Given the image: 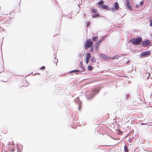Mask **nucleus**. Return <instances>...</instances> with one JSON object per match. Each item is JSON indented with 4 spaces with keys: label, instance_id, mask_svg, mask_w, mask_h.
<instances>
[{
    "label": "nucleus",
    "instance_id": "39448f33",
    "mask_svg": "<svg viewBox=\"0 0 152 152\" xmlns=\"http://www.w3.org/2000/svg\"><path fill=\"white\" fill-rule=\"evenodd\" d=\"M151 42L148 39L142 42V45L143 46L145 47L151 44Z\"/></svg>",
    "mask_w": 152,
    "mask_h": 152
},
{
    "label": "nucleus",
    "instance_id": "c9c22d12",
    "mask_svg": "<svg viewBox=\"0 0 152 152\" xmlns=\"http://www.w3.org/2000/svg\"><path fill=\"white\" fill-rule=\"evenodd\" d=\"M80 105H79V110H80Z\"/></svg>",
    "mask_w": 152,
    "mask_h": 152
},
{
    "label": "nucleus",
    "instance_id": "f704fd0d",
    "mask_svg": "<svg viewBox=\"0 0 152 152\" xmlns=\"http://www.w3.org/2000/svg\"><path fill=\"white\" fill-rule=\"evenodd\" d=\"M112 10H113V11H114V8H112Z\"/></svg>",
    "mask_w": 152,
    "mask_h": 152
},
{
    "label": "nucleus",
    "instance_id": "412c9836",
    "mask_svg": "<svg viewBox=\"0 0 152 152\" xmlns=\"http://www.w3.org/2000/svg\"><path fill=\"white\" fill-rule=\"evenodd\" d=\"M78 72V71L77 69L74 70L72 71V72Z\"/></svg>",
    "mask_w": 152,
    "mask_h": 152
},
{
    "label": "nucleus",
    "instance_id": "0eeeda50",
    "mask_svg": "<svg viewBox=\"0 0 152 152\" xmlns=\"http://www.w3.org/2000/svg\"><path fill=\"white\" fill-rule=\"evenodd\" d=\"M100 57L104 59H110L111 58L110 57L108 56L105 55L103 54L100 55Z\"/></svg>",
    "mask_w": 152,
    "mask_h": 152
},
{
    "label": "nucleus",
    "instance_id": "473e14b6",
    "mask_svg": "<svg viewBox=\"0 0 152 152\" xmlns=\"http://www.w3.org/2000/svg\"><path fill=\"white\" fill-rule=\"evenodd\" d=\"M128 96H129V95L128 94H126L125 95V96H126V97L127 98L128 97Z\"/></svg>",
    "mask_w": 152,
    "mask_h": 152
},
{
    "label": "nucleus",
    "instance_id": "ea45409f",
    "mask_svg": "<svg viewBox=\"0 0 152 152\" xmlns=\"http://www.w3.org/2000/svg\"><path fill=\"white\" fill-rule=\"evenodd\" d=\"M151 36L152 37V35H151Z\"/></svg>",
    "mask_w": 152,
    "mask_h": 152
},
{
    "label": "nucleus",
    "instance_id": "a211bd4d",
    "mask_svg": "<svg viewBox=\"0 0 152 152\" xmlns=\"http://www.w3.org/2000/svg\"><path fill=\"white\" fill-rule=\"evenodd\" d=\"M99 14L97 13L96 14L92 15V16L93 18H94L96 17L97 16H99Z\"/></svg>",
    "mask_w": 152,
    "mask_h": 152
},
{
    "label": "nucleus",
    "instance_id": "e433bc0d",
    "mask_svg": "<svg viewBox=\"0 0 152 152\" xmlns=\"http://www.w3.org/2000/svg\"><path fill=\"white\" fill-rule=\"evenodd\" d=\"M129 62V61H127V64H128V63Z\"/></svg>",
    "mask_w": 152,
    "mask_h": 152
},
{
    "label": "nucleus",
    "instance_id": "9b49d317",
    "mask_svg": "<svg viewBox=\"0 0 152 152\" xmlns=\"http://www.w3.org/2000/svg\"><path fill=\"white\" fill-rule=\"evenodd\" d=\"M95 50H96V51H98L99 49V45L98 44H97L96 43L95 44Z\"/></svg>",
    "mask_w": 152,
    "mask_h": 152
},
{
    "label": "nucleus",
    "instance_id": "6ab92c4d",
    "mask_svg": "<svg viewBox=\"0 0 152 152\" xmlns=\"http://www.w3.org/2000/svg\"><path fill=\"white\" fill-rule=\"evenodd\" d=\"M102 40H100L98 42H96V43L97 44H98L99 45H100V43L102 42Z\"/></svg>",
    "mask_w": 152,
    "mask_h": 152
},
{
    "label": "nucleus",
    "instance_id": "ddd939ff",
    "mask_svg": "<svg viewBox=\"0 0 152 152\" xmlns=\"http://www.w3.org/2000/svg\"><path fill=\"white\" fill-rule=\"evenodd\" d=\"M124 150L126 152H128L129 150L128 149V148L126 145H125L124 146Z\"/></svg>",
    "mask_w": 152,
    "mask_h": 152
},
{
    "label": "nucleus",
    "instance_id": "7c9ffc66",
    "mask_svg": "<svg viewBox=\"0 0 152 152\" xmlns=\"http://www.w3.org/2000/svg\"><path fill=\"white\" fill-rule=\"evenodd\" d=\"M83 55H81V54H78V56H79V57H82V56H83Z\"/></svg>",
    "mask_w": 152,
    "mask_h": 152
},
{
    "label": "nucleus",
    "instance_id": "5701e85b",
    "mask_svg": "<svg viewBox=\"0 0 152 152\" xmlns=\"http://www.w3.org/2000/svg\"><path fill=\"white\" fill-rule=\"evenodd\" d=\"M143 3V1H140V3H139V5H142V4Z\"/></svg>",
    "mask_w": 152,
    "mask_h": 152
},
{
    "label": "nucleus",
    "instance_id": "2eb2a0df",
    "mask_svg": "<svg viewBox=\"0 0 152 152\" xmlns=\"http://www.w3.org/2000/svg\"><path fill=\"white\" fill-rule=\"evenodd\" d=\"M98 39V37H95L93 38L92 40L94 41H96Z\"/></svg>",
    "mask_w": 152,
    "mask_h": 152
},
{
    "label": "nucleus",
    "instance_id": "7ed1b4c3",
    "mask_svg": "<svg viewBox=\"0 0 152 152\" xmlns=\"http://www.w3.org/2000/svg\"><path fill=\"white\" fill-rule=\"evenodd\" d=\"M93 44V42L91 41L90 39H89L86 43L85 48L86 49H87L89 47L92 46Z\"/></svg>",
    "mask_w": 152,
    "mask_h": 152
},
{
    "label": "nucleus",
    "instance_id": "4468645a",
    "mask_svg": "<svg viewBox=\"0 0 152 152\" xmlns=\"http://www.w3.org/2000/svg\"><path fill=\"white\" fill-rule=\"evenodd\" d=\"M91 60L93 62H95L96 61V59H95V57L94 56H92Z\"/></svg>",
    "mask_w": 152,
    "mask_h": 152
},
{
    "label": "nucleus",
    "instance_id": "393cba45",
    "mask_svg": "<svg viewBox=\"0 0 152 152\" xmlns=\"http://www.w3.org/2000/svg\"><path fill=\"white\" fill-rule=\"evenodd\" d=\"M90 22H88L87 23V24H86V26H89L90 25Z\"/></svg>",
    "mask_w": 152,
    "mask_h": 152
},
{
    "label": "nucleus",
    "instance_id": "c756f323",
    "mask_svg": "<svg viewBox=\"0 0 152 152\" xmlns=\"http://www.w3.org/2000/svg\"><path fill=\"white\" fill-rule=\"evenodd\" d=\"M105 37L104 36V37H103L102 38L101 40H102V41L103 40H104V39H105Z\"/></svg>",
    "mask_w": 152,
    "mask_h": 152
},
{
    "label": "nucleus",
    "instance_id": "58836bf2",
    "mask_svg": "<svg viewBox=\"0 0 152 152\" xmlns=\"http://www.w3.org/2000/svg\"><path fill=\"white\" fill-rule=\"evenodd\" d=\"M142 1H144V0H142Z\"/></svg>",
    "mask_w": 152,
    "mask_h": 152
},
{
    "label": "nucleus",
    "instance_id": "a878e982",
    "mask_svg": "<svg viewBox=\"0 0 152 152\" xmlns=\"http://www.w3.org/2000/svg\"><path fill=\"white\" fill-rule=\"evenodd\" d=\"M45 69V66H42L40 68V69Z\"/></svg>",
    "mask_w": 152,
    "mask_h": 152
},
{
    "label": "nucleus",
    "instance_id": "bb28decb",
    "mask_svg": "<svg viewBox=\"0 0 152 152\" xmlns=\"http://www.w3.org/2000/svg\"><path fill=\"white\" fill-rule=\"evenodd\" d=\"M89 60L88 59H86V63L87 64L88 63Z\"/></svg>",
    "mask_w": 152,
    "mask_h": 152
},
{
    "label": "nucleus",
    "instance_id": "423d86ee",
    "mask_svg": "<svg viewBox=\"0 0 152 152\" xmlns=\"http://www.w3.org/2000/svg\"><path fill=\"white\" fill-rule=\"evenodd\" d=\"M99 8L102 9H105L107 10H109L110 9L109 7H108L107 5L105 4L100 5Z\"/></svg>",
    "mask_w": 152,
    "mask_h": 152
},
{
    "label": "nucleus",
    "instance_id": "20e7f679",
    "mask_svg": "<svg viewBox=\"0 0 152 152\" xmlns=\"http://www.w3.org/2000/svg\"><path fill=\"white\" fill-rule=\"evenodd\" d=\"M150 51H147L142 53L140 55V56L142 57H145L148 55H150Z\"/></svg>",
    "mask_w": 152,
    "mask_h": 152
},
{
    "label": "nucleus",
    "instance_id": "4be33fe9",
    "mask_svg": "<svg viewBox=\"0 0 152 152\" xmlns=\"http://www.w3.org/2000/svg\"><path fill=\"white\" fill-rule=\"evenodd\" d=\"M53 62L54 63H56L57 64V63L58 62V60L56 59L55 58H54V60L53 61Z\"/></svg>",
    "mask_w": 152,
    "mask_h": 152
},
{
    "label": "nucleus",
    "instance_id": "cd10ccee",
    "mask_svg": "<svg viewBox=\"0 0 152 152\" xmlns=\"http://www.w3.org/2000/svg\"><path fill=\"white\" fill-rule=\"evenodd\" d=\"M18 148V152H21V151L19 149L18 147V146H17Z\"/></svg>",
    "mask_w": 152,
    "mask_h": 152
},
{
    "label": "nucleus",
    "instance_id": "4c0bfd02",
    "mask_svg": "<svg viewBox=\"0 0 152 152\" xmlns=\"http://www.w3.org/2000/svg\"><path fill=\"white\" fill-rule=\"evenodd\" d=\"M142 124V125H143V124H143V123H142V124Z\"/></svg>",
    "mask_w": 152,
    "mask_h": 152
},
{
    "label": "nucleus",
    "instance_id": "1a4fd4ad",
    "mask_svg": "<svg viewBox=\"0 0 152 152\" xmlns=\"http://www.w3.org/2000/svg\"><path fill=\"white\" fill-rule=\"evenodd\" d=\"M79 66V67H80V68L81 69V70L82 72H83L84 71V67H83V66L82 62V61H80V62Z\"/></svg>",
    "mask_w": 152,
    "mask_h": 152
},
{
    "label": "nucleus",
    "instance_id": "c85d7f7f",
    "mask_svg": "<svg viewBox=\"0 0 152 152\" xmlns=\"http://www.w3.org/2000/svg\"><path fill=\"white\" fill-rule=\"evenodd\" d=\"M117 58H118L117 57V56H114L113 58L112 59H117Z\"/></svg>",
    "mask_w": 152,
    "mask_h": 152
},
{
    "label": "nucleus",
    "instance_id": "f3484780",
    "mask_svg": "<svg viewBox=\"0 0 152 152\" xmlns=\"http://www.w3.org/2000/svg\"><path fill=\"white\" fill-rule=\"evenodd\" d=\"M104 1L102 0L100 1L99 3H98V5H99V7L100 5H102V4H103Z\"/></svg>",
    "mask_w": 152,
    "mask_h": 152
},
{
    "label": "nucleus",
    "instance_id": "f8f14e48",
    "mask_svg": "<svg viewBox=\"0 0 152 152\" xmlns=\"http://www.w3.org/2000/svg\"><path fill=\"white\" fill-rule=\"evenodd\" d=\"M91 54L88 53H87V56L86 57V59H88V60H90V59L91 58Z\"/></svg>",
    "mask_w": 152,
    "mask_h": 152
},
{
    "label": "nucleus",
    "instance_id": "72a5a7b5",
    "mask_svg": "<svg viewBox=\"0 0 152 152\" xmlns=\"http://www.w3.org/2000/svg\"><path fill=\"white\" fill-rule=\"evenodd\" d=\"M136 7H137V8L139 7V5L138 4H136Z\"/></svg>",
    "mask_w": 152,
    "mask_h": 152
},
{
    "label": "nucleus",
    "instance_id": "aec40b11",
    "mask_svg": "<svg viewBox=\"0 0 152 152\" xmlns=\"http://www.w3.org/2000/svg\"><path fill=\"white\" fill-rule=\"evenodd\" d=\"M91 11L95 13L96 12V10L95 9H93L91 10Z\"/></svg>",
    "mask_w": 152,
    "mask_h": 152
},
{
    "label": "nucleus",
    "instance_id": "6e6552de",
    "mask_svg": "<svg viewBox=\"0 0 152 152\" xmlns=\"http://www.w3.org/2000/svg\"><path fill=\"white\" fill-rule=\"evenodd\" d=\"M126 2V6L130 10H132V8L130 6L129 3V0H125Z\"/></svg>",
    "mask_w": 152,
    "mask_h": 152
},
{
    "label": "nucleus",
    "instance_id": "9d476101",
    "mask_svg": "<svg viewBox=\"0 0 152 152\" xmlns=\"http://www.w3.org/2000/svg\"><path fill=\"white\" fill-rule=\"evenodd\" d=\"M119 5L118 4L117 2H115V3L114 6V9L115 10H118L119 8Z\"/></svg>",
    "mask_w": 152,
    "mask_h": 152
},
{
    "label": "nucleus",
    "instance_id": "2f4dec72",
    "mask_svg": "<svg viewBox=\"0 0 152 152\" xmlns=\"http://www.w3.org/2000/svg\"><path fill=\"white\" fill-rule=\"evenodd\" d=\"M150 26H152V21L151 22V23H150Z\"/></svg>",
    "mask_w": 152,
    "mask_h": 152
},
{
    "label": "nucleus",
    "instance_id": "dca6fc26",
    "mask_svg": "<svg viewBox=\"0 0 152 152\" xmlns=\"http://www.w3.org/2000/svg\"><path fill=\"white\" fill-rule=\"evenodd\" d=\"M93 69V67L91 66H88V71H91Z\"/></svg>",
    "mask_w": 152,
    "mask_h": 152
},
{
    "label": "nucleus",
    "instance_id": "f257e3e1",
    "mask_svg": "<svg viewBox=\"0 0 152 152\" xmlns=\"http://www.w3.org/2000/svg\"><path fill=\"white\" fill-rule=\"evenodd\" d=\"M142 40L141 37H139L136 38H133L130 40V42L134 45H138L140 44Z\"/></svg>",
    "mask_w": 152,
    "mask_h": 152
},
{
    "label": "nucleus",
    "instance_id": "f03ea898",
    "mask_svg": "<svg viewBox=\"0 0 152 152\" xmlns=\"http://www.w3.org/2000/svg\"><path fill=\"white\" fill-rule=\"evenodd\" d=\"M99 89H94V90H92V91L91 94L87 97V99H91L95 94L99 91Z\"/></svg>",
    "mask_w": 152,
    "mask_h": 152
},
{
    "label": "nucleus",
    "instance_id": "b1692460",
    "mask_svg": "<svg viewBox=\"0 0 152 152\" xmlns=\"http://www.w3.org/2000/svg\"><path fill=\"white\" fill-rule=\"evenodd\" d=\"M91 47V48L90 50V51L91 52H93V51H94V50H93V48H92V46Z\"/></svg>",
    "mask_w": 152,
    "mask_h": 152
}]
</instances>
